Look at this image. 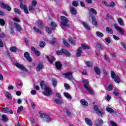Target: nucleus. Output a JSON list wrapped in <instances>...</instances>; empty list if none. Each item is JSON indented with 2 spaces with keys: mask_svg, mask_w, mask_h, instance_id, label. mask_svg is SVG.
<instances>
[{
  "mask_svg": "<svg viewBox=\"0 0 126 126\" xmlns=\"http://www.w3.org/2000/svg\"><path fill=\"white\" fill-rule=\"evenodd\" d=\"M64 86L65 87V89L66 90H68L70 88L69 85H68V84H64Z\"/></svg>",
  "mask_w": 126,
  "mask_h": 126,
  "instance_id": "obj_56",
  "label": "nucleus"
},
{
  "mask_svg": "<svg viewBox=\"0 0 126 126\" xmlns=\"http://www.w3.org/2000/svg\"><path fill=\"white\" fill-rule=\"evenodd\" d=\"M66 114L67 115H68L69 117H70V116H71V112H70V111H69V110H67L66 111Z\"/></svg>",
  "mask_w": 126,
  "mask_h": 126,
  "instance_id": "obj_61",
  "label": "nucleus"
},
{
  "mask_svg": "<svg viewBox=\"0 0 126 126\" xmlns=\"http://www.w3.org/2000/svg\"><path fill=\"white\" fill-rule=\"evenodd\" d=\"M86 90L89 92L90 94H92V95H94V94H95V93H94V91H93L91 88L88 87L86 89Z\"/></svg>",
  "mask_w": 126,
  "mask_h": 126,
  "instance_id": "obj_31",
  "label": "nucleus"
},
{
  "mask_svg": "<svg viewBox=\"0 0 126 126\" xmlns=\"http://www.w3.org/2000/svg\"><path fill=\"white\" fill-rule=\"evenodd\" d=\"M32 5L33 6H36V5H37V1H36V0H32Z\"/></svg>",
  "mask_w": 126,
  "mask_h": 126,
  "instance_id": "obj_57",
  "label": "nucleus"
},
{
  "mask_svg": "<svg viewBox=\"0 0 126 126\" xmlns=\"http://www.w3.org/2000/svg\"><path fill=\"white\" fill-rule=\"evenodd\" d=\"M39 115H40L41 119H43L44 120V121H45L46 118L47 117V116H48V115H47L46 114L41 113H39Z\"/></svg>",
  "mask_w": 126,
  "mask_h": 126,
  "instance_id": "obj_29",
  "label": "nucleus"
},
{
  "mask_svg": "<svg viewBox=\"0 0 126 126\" xmlns=\"http://www.w3.org/2000/svg\"><path fill=\"white\" fill-rule=\"evenodd\" d=\"M86 64L88 67L92 66V63H91L89 61L86 62Z\"/></svg>",
  "mask_w": 126,
  "mask_h": 126,
  "instance_id": "obj_53",
  "label": "nucleus"
},
{
  "mask_svg": "<svg viewBox=\"0 0 126 126\" xmlns=\"http://www.w3.org/2000/svg\"><path fill=\"white\" fill-rule=\"evenodd\" d=\"M106 31L108 34H113L114 33V31H113V29L109 27L106 28Z\"/></svg>",
  "mask_w": 126,
  "mask_h": 126,
  "instance_id": "obj_14",
  "label": "nucleus"
},
{
  "mask_svg": "<svg viewBox=\"0 0 126 126\" xmlns=\"http://www.w3.org/2000/svg\"><path fill=\"white\" fill-rule=\"evenodd\" d=\"M68 43H69V44H71L72 45H75L76 41L72 39H68Z\"/></svg>",
  "mask_w": 126,
  "mask_h": 126,
  "instance_id": "obj_43",
  "label": "nucleus"
},
{
  "mask_svg": "<svg viewBox=\"0 0 126 126\" xmlns=\"http://www.w3.org/2000/svg\"><path fill=\"white\" fill-rule=\"evenodd\" d=\"M107 90H108V91H112V90H113V85H109L107 87Z\"/></svg>",
  "mask_w": 126,
  "mask_h": 126,
  "instance_id": "obj_49",
  "label": "nucleus"
},
{
  "mask_svg": "<svg viewBox=\"0 0 126 126\" xmlns=\"http://www.w3.org/2000/svg\"><path fill=\"white\" fill-rule=\"evenodd\" d=\"M73 6L77 7L78 5V2L76 1H73L72 2Z\"/></svg>",
  "mask_w": 126,
  "mask_h": 126,
  "instance_id": "obj_51",
  "label": "nucleus"
},
{
  "mask_svg": "<svg viewBox=\"0 0 126 126\" xmlns=\"http://www.w3.org/2000/svg\"><path fill=\"white\" fill-rule=\"evenodd\" d=\"M113 94L115 96H119L120 95V93L117 91V90L114 89L113 90Z\"/></svg>",
  "mask_w": 126,
  "mask_h": 126,
  "instance_id": "obj_45",
  "label": "nucleus"
},
{
  "mask_svg": "<svg viewBox=\"0 0 126 126\" xmlns=\"http://www.w3.org/2000/svg\"><path fill=\"white\" fill-rule=\"evenodd\" d=\"M106 111L108 113H114V112H115V111L113 109H112V108H111L110 107L107 108H106Z\"/></svg>",
  "mask_w": 126,
  "mask_h": 126,
  "instance_id": "obj_40",
  "label": "nucleus"
},
{
  "mask_svg": "<svg viewBox=\"0 0 126 126\" xmlns=\"http://www.w3.org/2000/svg\"><path fill=\"white\" fill-rule=\"evenodd\" d=\"M117 20L118 21L119 24H120L121 26H123V25H124V21L123 20L122 18H118Z\"/></svg>",
  "mask_w": 126,
  "mask_h": 126,
  "instance_id": "obj_26",
  "label": "nucleus"
},
{
  "mask_svg": "<svg viewBox=\"0 0 126 126\" xmlns=\"http://www.w3.org/2000/svg\"><path fill=\"white\" fill-rule=\"evenodd\" d=\"M91 12H92L94 13V14H95V15H97V11H96V10L93 8H92L90 9Z\"/></svg>",
  "mask_w": 126,
  "mask_h": 126,
  "instance_id": "obj_48",
  "label": "nucleus"
},
{
  "mask_svg": "<svg viewBox=\"0 0 126 126\" xmlns=\"http://www.w3.org/2000/svg\"><path fill=\"white\" fill-rule=\"evenodd\" d=\"M45 45H46V42L41 41L39 44V47H40V48H44L45 47Z\"/></svg>",
  "mask_w": 126,
  "mask_h": 126,
  "instance_id": "obj_47",
  "label": "nucleus"
},
{
  "mask_svg": "<svg viewBox=\"0 0 126 126\" xmlns=\"http://www.w3.org/2000/svg\"><path fill=\"white\" fill-rule=\"evenodd\" d=\"M80 103L82 105H84V106H88V102L85 99H81Z\"/></svg>",
  "mask_w": 126,
  "mask_h": 126,
  "instance_id": "obj_25",
  "label": "nucleus"
},
{
  "mask_svg": "<svg viewBox=\"0 0 126 126\" xmlns=\"http://www.w3.org/2000/svg\"><path fill=\"white\" fill-rule=\"evenodd\" d=\"M95 124L96 126H101V125L104 124V122L102 119L99 118L95 121Z\"/></svg>",
  "mask_w": 126,
  "mask_h": 126,
  "instance_id": "obj_9",
  "label": "nucleus"
},
{
  "mask_svg": "<svg viewBox=\"0 0 126 126\" xmlns=\"http://www.w3.org/2000/svg\"><path fill=\"white\" fill-rule=\"evenodd\" d=\"M64 96H65V97L68 99H72V98L71 95L68 93H64Z\"/></svg>",
  "mask_w": 126,
  "mask_h": 126,
  "instance_id": "obj_30",
  "label": "nucleus"
},
{
  "mask_svg": "<svg viewBox=\"0 0 126 126\" xmlns=\"http://www.w3.org/2000/svg\"><path fill=\"white\" fill-rule=\"evenodd\" d=\"M14 25H15L17 31H18V32H20L21 30H22V28H21V27L20 26L19 24L16 23H14Z\"/></svg>",
  "mask_w": 126,
  "mask_h": 126,
  "instance_id": "obj_11",
  "label": "nucleus"
},
{
  "mask_svg": "<svg viewBox=\"0 0 126 126\" xmlns=\"http://www.w3.org/2000/svg\"><path fill=\"white\" fill-rule=\"evenodd\" d=\"M40 85L42 89H44L45 91L43 92V94L45 95V96H49L51 95H52V93L53 91L49 87H48V85L47 84H45V82L44 81H42L40 83Z\"/></svg>",
  "mask_w": 126,
  "mask_h": 126,
  "instance_id": "obj_1",
  "label": "nucleus"
},
{
  "mask_svg": "<svg viewBox=\"0 0 126 126\" xmlns=\"http://www.w3.org/2000/svg\"><path fill=\"white\" fill-rule=\"evenodd\" d=\"M20 7L22 8V9H25L26 8H27V5H23L22 3V2H20Z\"/></svg>",
  "mask_w": 126,
  "mask_h": 126,
  "instance_id": "obj_33",
  "label": "nucleus"
},
{
  "mask_svg": "<svg viewBox=\"0 0 126 126\" xmlns=\"http://www.w3.org/2000/svg\"><path fill=\"white\" fill-rule=\"evenodd\" d=\"M61 24L63 25V26H64V27H68L69 25H68L69 20L68 19H67L65 16H62L61 17Z\"/></svg>",
  "mask_w": 126,
  "mask_h": 126,
  "instance_id": "obj_2",
  "label": "nucleus"
},
{
  "mask_svg": "<svg viewBox=\"0 0 126 126\" xmlns=\"http://www.w3.org/2000/svg\"><path fill=\"white\" fill-rule=\"evenodd\" d=\"M14 11L16 14H21V12L17 8H14Z\"/></svg>",
  "mask_w": 126,
  "mask_h": 126,
  "instance_id": "obj_44",
  "label": "nucleus"
},
{
  "mask_svg": "<svg viewBox=\"0 0 126 126\" xmlns=\"http://www.w3.org/2000/svg\"><path fill=\"white\" fill-rule=\"evenodd\" d=\"M96 114L97 116H99V117H103V115H104V111L103 110H100V109H99L98 111L96 112Z\"/></svg>",
  "mask_w": 126,
  "mask_h": 126,
  "instance_id": "obj_15",
  "label": "nucleus"
},
{
  "mask_svg": "<svg viewBox=\"0 0 126 126\" xmlns=\"http://www.w3.org/2000/svg\"><path fill=\"white\" fill-rule=\"evenodd\" d=\"M82 82H83V83H84V86L85 87V88L87 89L88 88V84H89V82L88 81V80H84L82 81Z\"/></svg>",
  "mask_w": 126,
  "mask_h": 126,
  "instance_id": "obj_17",
  "label": "nucleus"
},
{
  "mask_svg": "<svg viewBox=\"0 0 126 126\" xmlns=\"http://www.w3.org/2000/svg\"><path fill=\"white\" fill-rule=\"evenodd\" d=\"M51 25L52 27V30H55V28L57 27V23H56L55 22H52L51 23Z\"/></svg>",
  "mask_w": 126,
  "mask_h": 126,
  "instance_id": "obj_34",
  "label": "nucleus"
},
{
  "mask_svg": "<svg viewBox=\"0 0 126 126\" xmlns=\"http://www.w3.org/2000/svg\"><path fill=\"white\" fill-rule=\"evenodd\" d=\"M57 55H62L63 54H64L66 57H70V53L68 52L66 50L62 49V50H57L56 51Z\"/></svg>",
  "mask_w": 126,
  "mask_h": 126,
  "instance_id": "obj_3",
  "label": "nucleus"
},
{
  "mask_svg": "<svg viewBox=\"0 0 126 126\" xmlns=\"http://www.w3.org/2000/svg\"><path fill=\"white\" fill-rule=\"evenodd\" d=\"M111 75L112 78L114 79V81L116 82V83H120V81L121 79H120V77L118 75H116V73L114 71L111 72Z\"/></svg>",
  "mask_w": 126,
  "mask_h": 126,
  "instance_id": "obj_4",
  "label": "nucleus"
},
{
  "mask_svg": "<svg viewBox=\"0 0 126 126\" xmlns=\"http://www.w3.org/2000/svg\"><path fill=\"white\" fill-rule=\"evenodd\" d=\"M29 11H35V9L34 8V6H30L29 7Z\"/></svg>",
  "mask_w": 126,
  "mask_h": 126,
  "instance_id": "obj_50",
  "label": "nucleus"
},
{
  "mask_svg": "<svg viewBox=\"0 0 126 126\" xmlns=\"http://www.w3.org/2000/svg\"><path fill=\"white\" fill-rule=\"evenodd\" d=\"M82 24L83 26L85 27V28H86L87 30H91V28H90V27H89L88 24L85 22H83Z\"/></svg>",
  "mask_w": 126,
  "mask_h": 126,
  "instance_id": "obj_24",
  "label": "nucleus"
},
{
  "mask_svg": "<svg viewBox=\"0 0 126 126\" xmlns=\"http://www.w3.org/2000/svg\"><path fill=\"white\" fill-rule=\"evenodd\" d=\"M15 66H16V67H18L19 69H20L21 70H23V71H26V72L28 71V70H27V69H26V68H25V67H24V66H23V65L21 63H16L15 64Z\"/></svg>",
  "mask_w": 126,
  "mask_h": 126,
  "instance_id": "obj_6",
  "label": "nucleus"
},
{
  "mask_svg": "<svg viewBox=\"0 0 126 126\" xmlns=\"http://www.w3.org/2000/svg\"><path fill=\"white\" fill-rule=\"evenodd\" d=\"M47 59L48 60L50 63H53V62L56 61V58L53 56H51L50 58H49V56H47Z\"/></svg>",
  "mask_w": 126,
  "mask_h": 126,
  "instance_id": "obj_13",
  "label": "nucleus"
},
{
  "mask_svg": "<svg viewBox=\"0 0 126 126\" xmlns=\"http://www.w3.org/2000/svg\"><path fill=\"white\" fill-rule=\"evenodd\" d=\"M45 30L48 34H52V29L50 27H47L45 29Z\"/></svg>",
  "mask_w": 126,
  "mask_h": 126,
  "instance_id": "obj_38",
  "label": "nucleus"
},
{
  "mask_svg": "<svg viewBox=\"0 0 126 126\" xmlns=\"http://www.w3.org/2000/svg\"><path fill=\"white\" fill-rule=\"evenodd\" d=\"M92 24H93V25H94V26H97V21H96V19L92 17Z\"/></svg>",
  "mask_w": 126,
  "mask_h": 126,
  "instance_id": "obj_35",
  "label": "nucleus"
},
{
  "mask_svg": "<svg viewBox=\"0 0 126 126\" xmlns=\"http://www.w3.org/2000/svg\"><path fill=\"white\" fill-rule=\"evenodd\" d=\"M33 29H34V31H36V33H38V34H42L41 31H40V30L38 29V28H37V27H33Z\"/></svg>",
  "mask_w": 126,
  "mask_h": 126,
  "instance_id": "obj_42",
  "label": "nucleus"
},
{
  "mask_svg": "<svg viewBox=\"0 0 126 126\" xmlns=\"http://www.w3.org/2000/svg\"><path fill=\"white\" fill-rule=\"evenodd\" d=\"M37 26L38 28H43V23L42 21H39L37 22Z\"/></svg>",
  "mask_w": 126,
  "mask_h": 126,
  "instance_id": "obj_32",
  "label": "nucleus"
},
{
  "mask_svg": "<svg viewBox=\"0 0 126 126\" xmlns=\"http://www.w3.org/2000/svg\"><path fill=\"white\" fill-rule=\"evenodd\" d=\"M85 121L86 124H87L88 126H92L93 125V124L92 123V121H91L90 119L88 118H85Z\"/></svg>",
  "mask_w": 126,
  "mask_h": 126,
  "instance_id": "obj_12",
  "label": "nucleus"
},
{
  "mask_svg": "<svg viewBox=\"0 0 126 126\" xmlns=\"http://www.w3.org/2000/svg\"><path fill=\"white\" fill-rule=\"evenodd\" d=\"M56 97L58 98V99H62V95H61V94L57 93L56 94Z\"/></svg>",
  "mask_w": 126,
  "mask_h": 126,
  "instance_id": "obj_59",
  "label": "nucleus"
},
{
  "mask_svg": "<svg viewBox=\"0 0 126 126\" xmlns=\"http://www.w3.org/2000/svg\"><path fill=\"white\" fill-rule=\"evenodd\" d=\"M116 4L115 3V2H111L110 4V5H108V6L110 7H114V6H115V5Z\"/></svg>",
  "mask_w": 126,
  "mask_h": 126,
  "instance_id": "obj_60",
  "label": "nucleus"
},
{
  "mask_svg": "<svg viewBox=\"0 0 126 126\" xmlns=\"http://www.w3.org/2000/svg\"><path fill=\"white\" fill-rule=\"evenodd\" d=\"M5 95L6 98H8V99H9V100H11V99H12V97H11V94H9V93L6 92Z\"/></svg>",
  "mask_w": 126,
  "mask_h": 126,
  "instance_id": "obj_37",
  "label": "nucleus"
},
{
  "mask_svg": "<svg viewBox=\"0 0 126 126\" xmlns=\"http://www.w3.org/2000/svg\"><path fill=\"white\" fill-rule=\"evenodd\" d=\"M58 84V81L57 80H52V85L54 87H57Z\"/></svg>",
  "mask_w": 126,
  "mask_h": 126,
  "instance_id": "obj_39",
  "label": "nucleus"
},
{
  "mask_svg": "<svg viewBox=\"0 0 126 126\" xmlns=\"http://www.w3.org/2000/svg\"><path fill=\"white\" fill-rule=\"evenodd\" d=\"M31 93L32 95H36L37 94V91L35 90H32L31 91Z\"/></svg>",
  "mask_w": 126,
  "mask_h": 126,
  "instance_id": "obj_55",
  "label": "nucleus"
},
{
  "mask_svg": "<svg viewBox=\"0 0 126 126\" xmlns=\"http://www.w3.org/2000/svg\"><path fill=\"white\" fill-rule=\"evenodd\" d=\"M44 67V66H43L42 64H39L37 67L36 68V70L37 72H40V70H41V69H42V68Z\"/></svg>",
  "mask_w": 126,
  "mask_h": 126,
  "instance_id": "obj_16",
  "label": "nucleus"
},
{
  "mask_svg": "<svg viewBox=\"0 0 126 126\" xmlns=\"http://www.w3.org/2000/svg\"><path fill=\"white\" fill-rule=\"evenodd\" d=\"M81 54H82V48L79 47L77 49V52L76 53V56L78 58L81 57Z\"/></svg>",
  "mask_w": 126,
  "mask_h": 126,
  "instance_id": "obj_10",
  "label": "nucleus"
},
{
  "mask_svg": "<svg viewBox=\"0 0 126 126\" xmlns=\"http://www.w3.org/2000/svg\"><path fill=\"white\" fill-rule=\"evenodd\" d=\"M53 120V118L51 117L50 116L47 115L44 120L45 122L46 123H50V122Z\"/></svg>",
  "mask_w": 126,
  "mask_h": 126,
  "instance_id": "obj_21",
  "label": "nucleus"
},
{
  "mask_svg": "<svg viewBox=\"0 0 126 126\" xmlns=\"http://www.w3.org/2000/svg\"><path fill=\"white\" fill-rule=\"evenodd\" d=\"M95 35H96V36H97V37H99V38H103V37H104V34L99 31H97L96 32Z\"/></svg>",
  "mask_w": 126,
  "mask_h": 126,
  "instance_id": "obj_23",
  "label": "nucleus"
},
{
  "mask_svg": "<svg viewBox=\"0 0 126 126\" xmlns=\"http://www.w3.org/2000/svg\"><path fill=\"white\" fill-rule=\"evenodd\" d=\"M18 50V48L15 46H12L10 48V51L12 53H16Z\"/></svg>",
  "mask_w": 126,
  "mask_h": 126,
  "instance_id": "obj_20",
  "label": "nucleus"
},
{
  "mask_svg": "<svg viewBox=\"0 0 126 126\" xmlns=\"http://www.w3.org/2000/svg\"><path fill=\"white\" fill-rule=\"evenodd\" d=\"M23 110V107L22 106H20L18 108V110H17V113H20V112H21Z\"/></svg>",
  "mask_w": 126,
  "mask_h": 126,
  "instance_id": "obj_58",
  "label": "nucleus"
},
{
  "mask_svg": "<svg viewBox=\"0 0 126 126\" xmlns=\"http://www.w3.org/2000/svg\"><path fill=\"white\" fill-rule=\"evenodd\" d=\"M24 56L27 61H29V62H32V58L30 56V55L29 54V53H25Z\"/></svg>",
  "mask_w": 126,
  "mask_h": 126,
  "instance_id": "obj_8",
  "label": "nucleus"
},
{
  "mask_svg": "<svg viewBox=\"0 0 126 126\" xmlns=\"http://www.w3.org/2000/svg\"><path fill=\"white\" fill-rule=\"evenodd\" d=\"M94 72L98 75H99V74H101V70H100V68H99V67L97 66L94 67Z\"/></svg>",
  "mask_w": 126,
  "mask_h": 126,
  "instance_id": "obj_19",
  "label": "nucleus"
},
{
  "mask_svg": "<svg viewBox=\"0 0 126 126\" xmlns=\"http://www.w3.org/2000/svg\"><path fill=\"white\" fill-rule=\"evenodd\" d=\"M55 102L56 103V104H58L59 105H61L62 103H63V99L62 98H56L55 99Z\"/></svg>",
  "mask_w": 126,
  "mask_h": 126,
  "instance_id": "obj_22",
  "label": "nucleus"
},
{
  "mask_svg": "<svg viewBox=\"0 0 126 126\" xmlns=\"http://www.w3.org/2000/svg\"><path fill=\"white\" fill-rule=\"evenodd\" d=\"M94 111H95V112H97V111H98L99 109V108H98V105H94Z\"/></svg>",
  "mask_w": 126,
  "mask_h": 126,
  "instance_id": "obj_52",
  "label": "nucleus"
},
{
  "mask_svg": "<svg viewBox=\"0 0 126 126\" xmlns=\"http://www.w3.org/2000/svg\"><path fill=\"white\" fill-rule=\"evenodd\" d=\"M121 46L126 50V45H125V43L124 42H121Z\"/></svg>",
  "mask_w": 126,
  "mask_h": 126,
  "instance_id": "obj_64",
  "label": "nucleus"
},
{
  "mask_svg": "<svg viewBox=\"0 0 126 126\" xmlns=\"http://www.w3.org/2000/svg\"><path fill=\"white\" fill-rule=\"evenodd\" d=\"M81 46L83 49H85L86 50H89V49H90V46L85 45L84 43L81 44Z\"/></svg>",
  "mask_w": 126,
  "mask_h": 126,
  "instance_id": "obj_28",
  "label": "nucleus"
},
{
  "mask_svg": "<svg viewBox=\"0 0 126 126\" xmlns=\"http://www.w3.org/2000/svg\"><path fill=\"white\" fill-rule=\"evenodd\" d=\"M106 43L108 44H110L111 43V38L110 37H107L105 39Z\"/></svg>",
  "mask_w": 126,
  "mask_h": 126,
  "instance_id": "obj_54",
  "label": "nucleus"
},
{
  "mask_svg": "<svg viewBox=\"0 0 126 126\" xmlns=\"http://www.w3.org/2000/svg\"><path fill=\"white\" fill-rule=\"evenodd\" d=\"M114 27L116 30L118 31H119L120 34H122V35H124L125 34V31L122 29V28L119 27V25L118 24H114Z\"/></svg>",
  "mask_w": 126,
  "mask_h": 126,
  "instance_id": "obj_7",
  "label": "nucleus"
},
{
  "mask_svg": "<svg viewBox=\"0 0 126 126\" xmlns=\"http://www.w3.org/2000/svg\"><path fill=\"white\" fill-rule=\"evenodd\" d=\"M63 75H64L65 78H68L69 80H70V81H72V82H74V79L73 78V77H72V73L69 72L67 73H63Z\"/></svg>",
  "mask_w": 126,
  "mask_h": 126,
  "instance_id": "obj_5",
  "label": "nucleus"
},
{
  "mask_svg": "<svg viewBox=\"0 0 126 126\" xmlns=\"http://www.w3.org/2000/svg\"><path fill=\"white\" fill-rule=\"evenodd\" d=\"M6 35H5V33H0V38H4V37H6Z\"/></svg>",
  "mask_w": 126,
  "mask_h": 126,
  "instance_id": "obj_63",
  "label": "nucleus"
},
{
  "mask_svg": "<svg viewBox=\"0 0 126 126\" xmlns=\"http://www.w3.org/2000/svg\"><path fill=\"white\" fill-rule=\"evenodd\" d=\"M110 124L112 126H117V123H115L114 121H110Z\"/></svg>",
  "mask_w": 126,
  "mask_h": 126,
  "instance_id": "obj_62",
  "label": "nucleus"
},
{
  "mask_svg": "<svg viewBox=\"0 0 126 126\" xmlns=\"http://www.w3.org/2000/svg\"><path fill=\"white\" fill-rule=\"evenodd\" d=\"M55 65L56 66V67L58 70H60L62 68V66H63L62 63H61L59 62L55 63Z\"/></svg>",
  "mask_w": 126,
  "mask_h": 126,
  "instance_id": "obj_18",
  "label": "nucleus"
},
{
  "mask_svg": "<svg viewBox=\"0 0 126 126\" xmlns=\"http://www.w3.org/2000/svg\"><path fill=\"white\" fill-rule=\"evenodd\" d=\"M2 120L3 121V122H7L8 121V119L5 115L2 116Z\"/></svg>",
  "mask_w": 126,
  "mask_h": 126,
  "instance_id": "obj_46",
  "label": "nucleus"
},
{
  "mask_svg": "<svg viewBox=\"0 0 126 126\" xmlns=\"http://www.w3.org/2000/svg\"><path fill=\"white\" fill-rule=\"evenodd\" d=\"M96 46L99 49L100 51H102V50H103V49H104L103 47V45H102L101 44L96 43Z\"/></svg>",
  "mask_w": 126,
  "mask_h": 126,
  "instance_id": "obj_36",
  "label": "nucleus"
},
{
  "mask_svg": "<svg viewBox=\"0 0 126 126\" xmlns=\"http://www.w3.org/2000/svg\"><path fill=\"white\" fill-rule=\"evenodd\" d=\"M0 24L1 26H4L5 25V22L3 19H0Z\"/></svg>",
  "mask_w": 126,
  "mask_h": 126,
  "instance_id": "obj_41",
  "label": "nucleus"
},
{
  "mask_svg": "<svg viewBox=\"0 0 126 126\" xmlns=\"http://www.w3.org/2000/svg\"><path fill=\"white\" fill-rule=\"evenodd\" d=\"M70 10L71 13L72 14L75 15V14H76V13H77V12H76V9H75V8H74V7L70 8Z\"/></svg>",
  "mask_w": 126,
  "mask_h": 126,
  "instance_id": "obj_27",
  "label": "nucleus"
}]
</instances>
